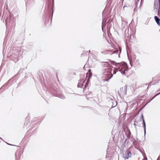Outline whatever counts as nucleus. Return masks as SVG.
I'll return each mask as SVG.
<instances>
[{
  "label": "nucleus",
  "mask_w": 160,
  "mask_h": 160,
  "mask_svg": "<svg viewBox=\"0 0 160 160\" xmlns=\"http://www.w3.org/2000/svg\"><path fill=\"white\" fill-rule=\"evenodd\" d=\"M160 94V92H159L156 95V96H157L159 95Z\"/></svg>",
  "instance_id": "20"
},
{
  "label": "nucleus",
  "mask_w": 160,
  "mask_h": 160,
  "mask_svg": "<svg viewBox=\"0 0 160 160\" xmlns=\"http://www.w3.org/2000/svg\"><path fill=\"white\" fill-rule=\"evenodd\" d=\"M160 91V88L157 91Z\"/></svg>",
  "instance_id": "22"
},
{
  "label": "nucleus",
  "mask_w": 160,
  "mask_h": 160,
  "mask_svg": "<svg viewBox=\"0 0 160 160\" xmlns=\"http://www.w3.org/2000/svg\"><path fill=\"white\" fill-rule=\"evenodd\" d=\"M102 66L103 68H105L104 74L103 76V78H106L104 79L105 81L108 82L113 76V74L112 72L113 70V67L111 65L110 63L108 62H102Z\"/></svg>",
  "instance_id": "1"
},
{
  "label": "nucleus",
  "mask_w": 160,
  "mask_h": 160,
  "mask_svg": "<svg viewBox=\"0 0 160 160\" xmlns=\"http://www.w3.org/2000/svg\"><path fill=\"white\" fill-rule=\"evenodd\" d=\"M154 9L156 10V12H158V15L159 16L160 8V0H155L154 4Z\"/></svg>",
  "instance_id": "8"
},
{
  "label": "nucleus",
  "mask_w": 160,
  "mask_h": 160,
  "mask_svg": "<svg viewBox=\"0 0 160 160\" xmlns=\"http://www.w3.org/2000/svg\"><path fill=\"white\" fill-rule=\"evenodd\" d=\"M113 75L116 73L118 70L123 74L125 75L126 72L128 70V67L127 64L125 62H121L119 64L118 69L117 68H113Z\"/></svg>",
  "instance_id": "4"
},
{
  "label": "nucleus",
  "mask_w": 160,
  "mask_h": 160,
  "mask_svg": "<svg viewBox=\"0 0 160 160\" xmlns=\"http://www.w3.org/2000/svg\"><path fill=\"white\" fill-rule=\"evenodd\" d=\"M52 93L53 94L54 96L58 97L60 98L63 99L65 98V97L60 92L56 91V90H54V91H51Z\"/></svg>",
  "instance_id": "9"
},
{
  "label": "nucleus",
  "mask_w": 160,
  "mask_h": 160,
  "mask_svg": "<svg viewBox=\"0 0 160 160\" xmlns=\"http://www.w3.org/2000/svg\"><path fill=\"white\" fill-rule=\"evenodd\" d=\"M134 125L135 126L136 124L135 123H134Z\"/></svg>",
  "instance_id": "28"
},
{
  "label": "nucleus",
  "mask_w": 160,
  "mask_h": 160,
  "mask_svg": "<svg viewBox=\"0 0 160 160\" xmlns=\"http://www.w3.org/2000/svg\"><path fill=\"white\" fill-rule=\"evenodd\" d=\"M127 86L125 85L124 87L120 88L118 91V93L121 97L123 98L127 95Z\"/></svg>",
  "instance_id": "7"
},
{
  "label": "nucleus",
  "mask_w": 160,
  "mask_h": 160,
  "mask_svg": "<svg viewBox=\"0 0 160 160\" xmlns=\"http://www.w3.org/2000/svg\"><path fill=\"white\" fill-rule=\"evenodd\" d=\"M131 61H130V63L131 64V66H132V65L131 64Z\"/></svg>",
  "instance_id": "24"
},
{
  "label": "nucleus",
  "mask_w": 160,
  "mask_h": 160,
  "mask_svg": "<svg viewBox=\"0 0 160 160\" xmlns=\"http://www.w3.org/2000/svg\"><path fill=\"white\" fill-rule=\"evenodd\" d=\"M130 37H131V34H130Z\"/></svg>",
  "instance_id": "29"
},
{
  "label": "nucleus",
  "mask_w": 160,
  "mask_h": 160,
  "mask_svg": "<svg viewBox=\"0 0 160 160\" xmlns=\"http://www.w3.org/2000/svg\"><path fill=\"white\" fill-rule=\"evenodd\" d=\"M133 63L137 66L140 64L139 60L138 59L135 60L133 61Z\"/></svg>",
  "instance_id": "13"
},
{
  "label": "nucleus",
  "mask_w": 160,
  "mask_h": 160,
  "mask_svg": "<svg viewBox=\"0 0 160 160\" xmlns=\"http://www.w3.org/2000/svg\"><path fill=\"white\" fill-rule=\"evenodd\" d=\"M142 122L143 127L144 128H146V125L144 120H143V121H142Z\"/></svg>",
  "instance_id": "15"
},
{
  "label": "nucleus",
  "mask_w": 160,
  "mask_h": 160,
  "mask_svg": "<svg viewBox=\"0 0 160 160\" xmlns=\"http://www.w3.org/2000/svg\"><path fill=\"white\" fill-rule=\"evenodd\" d=\"M154 18L157 24L160 26V19L157 16H155Z\"/></svg>",
  "instance_id": "11"
},
{
  "label": "nucleus",
  "mask_w": 160,
  "mask_h": 160,
  "mask_svg": "<svg viewBox=\"0 0 160 160\" xmlns=\"http://www.w3.org/2000/svg\"><path fill=\"white\" fill-rule=\"evenodd\" d=\"M159 31H160V29L159 30Z\"/></svg>",
  "instance_id": "32"
},
{
  "label": "nucleus",
  "mask_w": 160,
  "mask_h": 160,
  "mask_svg": "<svg viewBox=\"0 0 160 160\" xmlns=\"http://www.w3.org/2000/svg\"><path fill=\"white\" fill-rule=\"evenodd\" d=\"M126 135L127 136V137L128 138H130V135H131V132L129 130H128V131L127 133H126Z\"/></svg>",
  "instance_id": "14"
},
{
  "label": "nucleus",
  "mask_w": 160,
  "mask_h": 160,
  "mask_svg": "<svg viewBox=\"0 0 160 160\" xmlns=\"http://www.w3.org/2000/svg\"><path fill=\"white\" fill-rule=\"evenodd\" d=\"M125 156H123V158L125 159H128V158L131 156V153L130 151H127L125 153Z\"/></svg>",
  "instance_id": "10"
},
{
  "label": "nucleus",
  "mask_w": 160,
  "mask_h": 160,
  "mask_svg": "<svg viewBox=\"0 0 160 160\" xmlns=\"http://www.w3.org/2000/svg\"><path fill=\"white\" fill-rule=\"evenodd\" d=\"M156 96V95L155 96H154L152 98L151 100L148 102H150L151 101H152L154 98Z\"/></svg>",
  "instance_id": "18"
},
{
  "label": "nucleus",
  "mask_w": 160,
  "mask_h": 160,
  "mask_svg": "<svg viewBox=\"0 0 160 160\" xmlns=\"http://www.w3.org/2000/svg\"><path fill=\"white\" fill-rule=\"evenodd\" d=\"M92 75L91 70L89 69L86 74V77L82 78H81V77L80 80L79 81L77 85L78 87L83 88L84 92L85 88L88 85V83L89 82Z\"/></svg>",
  "instance_id": "2"
},
{
  "label": "nucleus",
  "mask_w": 160,
  "mask_h": 160,
  "mask_svg": "<svg viewBox=\"0 0 160 160\" xmlns=\"http://www.w3.org/2000/svg\"><path fill=\"white\" fill-rule=\"evenodd\" d=\"M12 50L14 51L11 56V58L14 62L18 61L19 58H22V51L21 48H13Z\"/></svg>",
  "instance_id": "3"
},
{
  "label": "nucleus",
  "mask_w": 160,
  "mask_h": 160,
  "mask_svg": "<svg viewBox=\"0 0 160 160\" xmlns=\"http://www.w3.org/2000/svg\"><path fill=\"white\" fill-rule=\"evenodd\" d=\"M139 0H138V2Z\"/></svg>",
  "instance_id": "31"
},
{
  "label": "nucleus",
  "mask_w": 160,
  "mask_h": 160,
  "mask_svg": "<svg viewBox=\"0 0 160 160\" xmlns=\"http://www.w3.org/2000/svg\"><path fill=\"white\" fill-rule=\"evenodd\" d=\"M125 6H124L123 7V9H124V8H125Z\"/></svg>",
  "instance_id": "26"
},
{
  "label": "nucleus",
  "mask_w": 160,
  "mask_h": 160,
  "mask_svg": "<svg viewBox=\"0 0 160 160\" xmlns=\"http://www.w3.org/2000/svg\"><path fill=\"white\" fill-rule=\"evenodd\" d=\"M15 18L12 15L9 14L8 16L7 15L5 20L6 25L11 27H14L15 25Z\"/></svg>",
  "instance_id": "5"
},
{
  "label": "nucleus",
  "mask_w": 160,
  "mask_h": 160,
  "mask_svg": "<svg viewBox=\"0 0 160 160\" xmlns=\"http://www.w3.org/2000/svg\"><path fill=\"white\" fill-rule=\"evenodd\" d=\"M21 156V155H20L19 154V152H16V160H18L20 158Z\"/></svg>",
  "instance_id": "12"
},
{
  "label": "nucleus",
  "mask_w": 160,
  "mask_h": 160,
  "mask_svg": "<svg viewBox=\"0 0 160 160\" xmlns=\"http://www.w3.org/2000/svg\"><path fill=\"white\" fill-rule=\"evenodd\" d=\"M127 104V107L126 108V111H127V109H128V103H127V102H125Z\"/></svg>",
  "instance_id": "19"
},
{
  "label": "nucleus",
  "mask_w": 160,
  "mask_h": 160,
  "mask_svg": "<svg viewBox=\"0 0 160 160\" xmlns=\"http://www.w3.org/2000/svg\"><path fill=\"white\" fill-rule=\"evenodd\" d=\"M141 119L142 120V121H143V120H144V118H143V115L142 114V115Z\"/></svg>",
  "instance_id": "17"
},
{
  "label": "nucleus",
  "mask_w": 160,
  "mask_h": 160,
  "mask_svg": "<svg viewBox=\"0 0 160 160\" xmlns=\"http://www.w3.org/2000/svg\"><path fill=\"white\" fill-rule=\"evenodd\" d=\"M0 139H1L2 140V139L1 138H0Z\"/></svg>",
  "instance_id": "27"
},
{
  "label": "nucleus",
  "mask_w": 160,
  "mask_h": 160,
  "mask_svg": "<svg viewBox=\"0 0 160 160\" xmlns=\"http://www.w3.org/2000/svg\"><path fill=\"white\" fill-rule=\"evenodd\" d=\"M116 105H115L114 106V107H115V106H116Z\"/></svg>",
  "instance_id": "30"
},
{
  "label": "nucleus",
  "mask_w": 160,
  "mask_h": 160,
  "mask_svg": "<svg viewBox=\"0 0 160 160\" xmlns=\"http://www.w3.org/2000/svg\"><path fill=\"white\" fill-rule=\"evenodd\" d=\"M144 134L145 135L146 134V128H144Z\"/></svg>",
  "instance_id": "21"
},
{
  "label": "nucleus",
  "mask_w": 160,
  "mask_h": 160,
  "mask_svg": "<svg viewBox=\"0 0 160 160\" xmlns=\"http://www.w3.org/2000/svg\"><path fill=\"white\" fill-rule=\"evenodd\" d=\"M121 48L119 47L118 48L116 49H114L112 50H106L102 51L101 53L103 54H109L110 55H111L113 54H118V57L120 58V54L121 52Z\"/></svg>",
  "instance_id": "6"
},
{
  "label": "nucleus",
  "mask_w": 160,
  "mask_h": 160,
  "mask_svg": "<svg viewBox=\"0 0 160 160\" xmlns=\"http://www.w3.org/2000/svg\"><path fill=\"white\" fill-rule=\"evenodd\" d=\"M142 160H146V159H145V158H144L142 159Z\"/></svg>",
  "instance_id": "23"
},
{
  "label": "nucleus",
  "mask_w": 160,
  "mask_h": 160,
  "mask_svg": "<svg viewBox=\"0 0 160 160\" xmlns=\"http://www.w3.org/2000/svg\"><path fill=\"white\" fill-rule=\"evenodd\" d=\"M135 4H136V6H135V8H134V10H135V8H137V7L138 3L137 2H136Z\"/></svg>",
  "instance_id": "16"
},
{
  "label": "nucleus",
  "mask_w": 160,
  "mask_h": 160,
  "mask_svg": "<svg viewBox=\"0 0 160 160\" xmlns=\"http://www.w3.org/2000/svg\"><path fill=\"white\" fill-rule=\"evenodd\" d=\"M102 30L103 31V29L102 26Z\"/></svg>",
  "instance_id": "25"
}]
</instances>
